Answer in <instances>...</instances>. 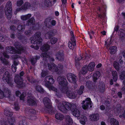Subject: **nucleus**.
I'll use <instances>...</instances> for the list:
<instances>
[{"instance_id":"1","label":"nucleus","mask_w":125,"mask_h":125,"mask_svg":"<svg viewBox=\"0 0 125 125\" xmlns=\"http://www.w3.org/2000/svg\"><path fill=\"white\" fill-rule=\"evenodd\" d=\"M54 80L52 77L50 76H47L43 82V84L49 88L50 90H51L54 92L55 94L58 96L60 95V93L57 89L53 86L50 85V84H52L54 83Z\"/></svg>"},{"instance_id":"2","label":"nucleus","mask_w":125,"mask_h":125,"mask_svg":"<svg viewBox=\"0 0 125 125\" xmlns=\"http://www.w3.org/2000/svg\"><path fill=\"white\" fill-rule=\"evenodd\" d=\"M58 107L61 111L66 112V110H70L72 106L71 104L66 102H60L57 103Z\"/></svg>"},{"instance_id":"3","label":"nucleus","mask_w":125,"mask_h":125,"mask_svg":"<svg viewBox=\"0 0 125 125\" xmlns=\"http://www.w3.org/2000/svg\"><path fill=\"white\" fill-rule=\"evenodd\" d=\"M12 4L10 2H8L6 4L5 8V12L6 15L7 19H10L11 17Z\"/></svg>"},{"instance_id":"4","label":"nucleus","mask_w":125,"mask_h":125,"mask_svg":"<svg viewBox=\"0 0 125 125\" xmlns=\"http://www.w3.org/2000/svg\"><path fill=\"white\" fill-rule=\"evenodd\" d=\"M41 35L40 32H38L36 33L34 36L31 37L30 39L31 43L32 44H34L35 43H39L41 42L42 40L40 37Z\"/></svg>"},{"instance_id":"5","label":"nucleus","mask_w":125,"mask_h":125,"mask_svg":"<svg viewBox=\"0 0 125 125\" xmlns=\"http://www.w3.org/2000/svg\"><path fill=\"white\" fill-rule=\"evenodd\" d=\"M62 91L63 93H65L67 96L69 98L74 99L75 98L77 95V93L76 92L68 90L67 88L63 89Z\"/></svg>"},{"instance_id":"6","label":"nucleus","mask_w":125,"mask_h":125,"mask_svg":"<svg viewBox=\"0 0 125 125\" xmlns=\"http://www.w3.org/2000/svg\"><path fill=\"white\" fill-rule=\"evenodd\" d=\"M92 103L91 99L89 98H87L84 101H83L82 103L83 108L84 109H87L89 107H92Z\"/></svg>"},{"instance_id":"7","label":"nucleus","mask_w":125,"mask_h":125,"mask_svg":"<svg viewBox=\"0 0 125 125\" xmlns=\"http://www.w3.org/2000/svg\"><path fill=\"white\" fill-rule=\"evenodd\" d=\"M48 67L49 70L53 72H57L63 68V66L62 65H60V66H59V69L57 68L55 64L53 63H51L50 65L49 64Z\"/></svg>"},{"instance_id":"8","label":"nucleus","mask_w":125,"mask_h":125,"mask_svg":"<svg viewBox=\"0 0 125 125\" xmlns=\"http://www.w3.org/2000/svg\"><path fill=\"white\" fill-rule=\"evenodd\" d=\"M14 82L18 85H19L21 87L24 86L25 84L23 83V80L21 77L19 76V75H16L14 79Z\"/></svg>"},{"instance_id":"9","label":"nucleus","mask_w":125,"mask_h":125,"mask_svg":"<svg viewBox=\"0 0 125 125\" xmlns=\"http://www.w3.org/2000/svg\"><path fill=\"white\" fill-rule=\"evenodd\" d=\"M16 48L17 49V51H15L14 48L12 47H10V50H8L7 51L10 53H20L21 51H22L23 50V48L20 46H16Z\"/></svg>"},{"instance_id":"10","label":"nucleus","mask_w":125,"mask_h":125,"mask_svg":"<svg viewBox=\"0 0 125 125\" xmlns=\"http://www.w3.org/2000/svg\"><path fill=\"white\" fill-rule=\"evenodd\" d=\"M57 0H45L43 3V6L47 7L52 6L57 1Z\"/></svg>"},{"instance_id":"11","label":"nucleus","mask_w":125,"mask_h":125,"mask_svg":"<svg viewBox=\"0 0 125 125\" xmlns=\"http://www.w3.org/2000/svg\"><path fill=\"white\" fill-rule=\"evenodd\" d=\"M4 81L9 84L11 82V79L9 77V73L8 71L5 73L3 78Z\"/></svg>"},{"instance_id":"12","label":"nucleus","mask_w":125,"mask_h":125,"mask_svg":"<svg viewBox=\"0 0 125 125\" xmlns=\"http://www.w3.org/2000/svg\"><path fill=\"white\" fill-rule=\"evenodd\" d=\"M31 6L30 3L28 2H26L22 6L21 9L17 8L16 10V11H18L21 10H26L28 9H31Z\"/></svg>"},{"instance_id":"13","label":"nucleus","mask_w":125,"mask_h":125,"mask_svg":"<svg viewBox=\"0 0 125 125\" xmlns=\"http://www.w3.org/2000/svg\"><path fill=\"white\" fill-rule=\"evenodd\" d=\"M67 79L71 83H74L76 82L75 76L73 74H67Z\"/></svg>"},{"instance_id":"14","label":"nucleus","mask_w":125,"mask_h":125,"mask_svg":"<svg viewBox=\"0 0 125 125\" xmlns=\"http://www.w3.org/2000/svg\"><path fill=\"white\" fill-rule=\"evenodd\" d=\"M57 80L60 84L64 85L66 84V81L63 76H60L58 77Z\"/></svg>"},{"instance_id":"15","label":"nucleus","mask_w":125,"mask_h":125,"mask_svg":"<svg viewBox=\"0 0 125 125\" xmlns=\"http://www.w3.org/2000/svg\"><path fill=\"white\" fill-rule=\"evenodd\" d=\"M43 102L45 106L48 109L50 108L51 107V104L50 103V100L47 97L44 98Z\"/></svg>"},{"instance_id":"16","label":"nucleus","mask_w":125,"mask_h":125,"mask_svg":"<svg viewBox=\"0 0 125 125\" xmlns=\"http://www.w3.org/2000/svg\"><path fill=\"white\" fill-rule=\"evenodd\" d=\"M76 107H77V106L75 105H73V109H72L71 111L73 112V115L76 117H79L80 116V112L76 108H75Z\"/></svg>"},{"instance_id":"17","label":"nucleus","mask_w":125,"mask_h":125,"mask_svg":"<svg viewBox=\"0 0 125 125\" xmlns=\"http://www.w3.org/2000/svg\"><path fill=\"white\" fill-rule=\"evenodd\" d=\"M31 92L30 94V96H29L27 98V102L30 105H35L36 103L34 100V98L31 94Z\"/></svg>"},{"instance_id":"18","label":"nucleus","mask_w":125,"mask_h":125,"mask_svg":"<svg viewBox=\"0 0 125 125\" xmlns=\"http://www.w3.org/2000/svg\"><path fill=\"white\" fill-rule=\"evenodd\" d=\"M15 121L13 117L7 118V120L4 123L5 125H13Z\"/></svg>"},{"instance_id":"19","label":"nucleus","mask_w":125,"mask_h":125,"mask_svg":"<svg viewBox=\"0 0 125 125\" xmlns=\"http://www.w3.org/2000/svg\"><path fill=\"white\" fill-rule=\"evenodd\" d=\"M71 41L69 42L68 43V46L70 49H73L76 45L75 40L73 37V38H71Z\"/></svg>"},{"instance_id":"20","label":"nucleus","mask_w":125,"mask_h":125,"mask_svg":"<svg viewBox=\"0 0 125 125\" xmlns=\"http://www.w3.org/2000/svg\"><path fill=\"white\" fill-rule=\"evenodd\" d=\"M99 116L98 114H93L89 116V119L93 121H96L99 119Z\"/></svg>"},{"instance_id":"21","label":"nucleus","mask_w":125,"mask_h":125,"mask_svg":"<svg viewBox=\"0 0 125 125\" xmlns=\"http://www.w3.org/2000/svg\"><path fill=\"white\" fill-rule=\"evenodd\" d=\"M41 56L43 57V60H45L46 58L47 60L48 59L50 61H54V59L53 58L49 57V56L47 54V53L46 52H45L44 53H42V54Z\"/></svg>"},{"instance_id":"22","label":"nucleus","mask_w":125,"mask_h":125,"mask_svg":"<svg viewBox=\"0 0 125 125\" xmlns=\"http://www.w3.org/2000/svg\"><path fill=\"white\" fill-rule=\"evenodd\" d=\"M100 73L99 72L97 71L95 72L94 73L93 76L94 81L95 82L100 76Z\"/></svg>"},{"instance_id":"23","label":"nucleus","mask_w":125,"mask_h":125,"mask_svg":"<svg viewBox=\"0 0 125 125\" xmlns=\"http://www.w3.org/2000/svg\"><path fill=\"white\" fill-rule=\"evenodd\" d=\"M79 118L80 123L83 125H85L87 120L86 117L84 116H82Z\"/></svg>"},{"instance_id":"24","label":"nucleus","mask_w":125,"mask_h":125,"mask_svg":"<svg viewBox=\"0 0 125 125\" xmlns=\"http://www.w3.org/2000/svg\"><path fill=\"white\" fill-rule=\"evenodd\" d=\"M87 66H85L82 67L81 70L79 73V74H85L87 73Z\"/></svg>"},{"instance_id":"25","label":"nucleus","mask_w":125,"mask_h":125,"mask_svg":"<svg viewBox=\"0 0 125 125\" xmlns=\"http://www.w3.org/2000/svg\"><path fill=\"white\" fill-rule=\"evenodd\" d=\"M4 97H9L11 93L10 91L8 88H5L3 90Z\"/></svg>"},{"instance_id":"26","label":"nucleus","mask_w":125,"mask_h":125,"mask_svg":"<svg viewBox=\"0 0 125 125\" xmlns=\"http://www.w3.org/2000/svg\"><path fill=\"white\" fill-rule=\"evenodd\" d=\"M56 56L58 59L61 60L63 58V54L62 51H60L56 54Z\"/></svg>"},{"instance_id":"27","label":"nucleus","mask_w":125,"mask_h":125,"mask_svg":"<svg viewBox=\"0 0 125 125\" xmlns=\"http://www.w3.org/2000/svg\"><path fill=\"white\" fill-rule=\"evenodd\" d=\"M95 66L94 63L93 62H91L89 64L87 68L89 71H92L94 70Z\"/></svg>"},{"instance_id":"28","label":"nucleus","mask_w":125,"mask_h":125,"mask_svg":"<svg viewBox=\"0 0 125 125\" xmlns=\"http://www.w3.org/2000/svg\"><path fill=\"white\" fill-rule=\"evenodd\" d=\"M110 123L111 125H119L118 121L114 118H112L110 119Z\"/></svg>"},{"instance_id":"29","label":"nucleus","mask_w":125,"mask_h":125,"mask_svg":"<svg viewBox=\"0 0 125 125\" xmlns=\"http://www.w3.org/2000/svg\"><path fill=\"white\" fill-rule=\"evenodd\" d=\"M55 117L56 119L60 120H62L63 118V115L59 113H57L55 115Z\"/></svg>"},{"instance_id":"30","label":"nucleus","mask_w":125,"mask_h":125,"mask_svg":"<svg viewBox=\"0 0 125 125\" xmlns=\"http://www.w3.org/2000/svg\"><path fill=\"white\" fill-rule=\"evenodd\" d=\"M110 52L111 54H114L116 52L117 48L116 46H113L111 47L110 48Z\"/></svg>"},{"instance_id":"31","label":"nucleus","mask_w":125,"mask_h":125,"mask_svg":"<svg viewBox=\"0 0 125 125\" xmlns=\"http://www.w3.org/2000/svg\"><path fill=\"white\" fill-rule=\"evenodd\" d=\"M4 114L5 115L8 116L7 118L9 117H11V116L12 115V112L9 110H5L4 111Z\"/></svg>"},{"instance_id":"32","label":"nucleus","mask_w":125,"mask_h":125,"mask_svg":"<svg viewBox=\"0 0 125 125\" xmlns=\"http://www.w3.org/2000/svg\"><path fill=\"white\" fill-rule=\"evenodd\" d=\"M120 64L117 62H115L114 63V66L115 68L117 70H118L120 67V65L122 64V63H120Z\"/></svg>"},{"instance_id":"33","label":"nucleus","mask_w":125,"mask_h":125,"mask_svg":"<svg viewBox=\"0 0 125 125\" xmlns=\"http://www.w3.org/2000/svg\"><path fill=\"white\" fill-rule=\"evenodd\" d=\"M50 47L48 44H45L41 48V49L43 51L46 52L49 49Z\"/></svg>"},{"instance_id":"34","label":"nucleus","mask_w":125,"mask_h":125,"mask_svg":"<svg viewBox=\"0 0 125 125\" xmlns=\"http://www.w3.org/2000/svg\"><path fill=\"white\" fill-rule=\"evenodd\" d=\"M31 16L30 14H28L26 15H22L21 17V19L22 20H26L30 18Z\"/></svg>"},{"instance_id":"35","label":"nucleus","mask_w":125,"mask_h":125,"mask_svg":"<svg viewBox=\"0 0 125 125\" xmlns=\"http://www.w3.org/2000/svg\"><path fill=\"white\" fill-rule=\"evenodd\" d=\"M66 123L69 124H71L73 123L72 119L70 118L69 116H66L65 117Z\"/></svg>"},{"instance_id":"36","label":"nucleus","mask_w":125,"mask_h":125,"mask_svg":"<svg viewBox=\"0 0 125 125\" xmlns=\"http://www.w3.org/2000/svg\"><path fill=\"white\" fill-rule=\"evenodd\" d=\"M112 74L113 76V79L115 81H117V73L115 71H113L112 72Z\"/></svg>"},{"instance_id":"37","label":"nucleus","mask_w":125,"mask_h":125,"mask_svg":"<svg viewBox=\"0 0 125 125\" xmlns=\"http://www.w3.org/2000/svg\"><path fill=\"white\" fill-rule=\"evenodd\" d=\"M123 109V108L121 107L117 108L116 110H115V113L117 115H119V113H121L122 110Z\"/></svg>"},{"instance_id":"38","label":"nucleus","mask_w":125,"mask_h":125,"mask_svg":"<svg viewBox=\"0 0 125 125\" xmlns=\"http://www.w3.org/2000/svg\"><path fill=\"white\" fill-rule=\"evenodd\" d=\"M36 90L38 92L42 93L43 91V90L40 86H38L36 87Z\"/></svg>"},{"instance_id":"39","label":"nucleus","mask_w":125,"mask_h":125,"mask_svg":"<svg viewBox=\"0 0 125 125\" xmlns=\"http://www.w3.org/2000/svg\"><path fill=\"white\" fill-rule=\"evenodd\" d=\"M52 36V33L50 32H48L45 34V38L46 39H49Z\"/></svg>"},{"instance_id":"40","label":"nucleus","mask_w":125,"mask_h":125,"mask_svg":"<svg viewBox=\"0 0 125 125\" xmlns=\"http://www.w3.org/2000/svg\"><path fill=\"white\" fill-rule=\"evenodd\" d=\"M84 88V86H81L80 87L79 91L78 92V94L80 95L83 92V90Z\"/></svg>"},{"instance_id":"41","label":"nucleus","mask_w":125,"mask_h":125,"mask_svg":"<svg viewBox=\"0 0 125 125\" xmlns=\"http://www.w3.org/2000/svg\"><path fill=\"white\" fill-rule=\"evenodd\" d=\"M57 41V39L56 38L53 37L51 39V42L52 44H54Z\"/></svg>"},{"instance_id":"42","label":"nucleus","mask_w":125,"mask_h":125,"mask_svg":"<svg viewBox=\"0 0 125 125\" xmlns=\"http://www.w3.org/2000/svg\"><path fill=\"white\" fill-rule=\"evenodd\" d=\"M39 57H37L36 58H33L31 60V62L32 64L34 65V64L36 62V61L37 59H39Z\"/></svg>"},{"instance_id":"43","label":"nucleus","mask_w":125,"mask_h":125,"mask_svg":"<svg viewBox=\"0 0 125 125\" xmlns=\"http://www.w3.org/2000/svg\"><path fill=\"white\" fill-rule=\"evenodd\" d=\"M119 35L121 37L125 36V31H123L122 32L120 31L119 32Z\"/></svg>"},{"instance_id":"44","label":"nucleus","mask_w":125,"mask_h":125,"mask_svg":"<svg viewBox=\"0 0 125 125\" xmlns=\"http://www.w3.org/2000/svg\"><path fill=\"white\" fill-rule=\"evenodd\" d=\"M35 22V20L34 18H31L29 21L28 24L29 25H31V24H33V23Z\"/></svg>"},{"instance_id":"45","label":"nucleus","mask_w":125,"mask_h":125,"mask_svg":"<svg viewBox=\"0 0 125 125\" xmlns=\"http://www.w3.org/2000/svg\"><path fill=\"white\" fill-rule=\"evenodd\" d=\"M23 0H18L17 6H21L23 3Z\"/></svg>"},{"instance_id":"46","label":"nucleus","mask_w":125,"mask_h":125,"mask_svg":"<svg viewBox=\"0 0 125 125\" xmlns=\"http://www.w3.org/2000/svg\"><path fill=\"white\" fill-rule=\"evenodd\" d=\"M4 91L0 90V99H1L4 97Z\"/></svg>"},{"instance_id":"47","label":"nucleus","mask_w":125,"mask_h":125,"mask_svg":"<svg viewBox=\"0 0 125 125\" xmlns=\"http://www.w3.org/2000/svg\"><path fill=\"white\" fill-rule=\"evenodd\" d=\"M26 94L25 92H23L22 94H21L20 97V98L21 100H23L24 98L25 97Z\"/></svg>"},{"instance_id":"48","label":"nucleus","mask_w":125,"mask_h":125,"mask_svg":"<svg viewBox=\"0 0 125 125\" xmlns=\"http://www.w3.org/2000/svg\"><path fill=\"white\" fill-rule=\"evenodd\" d=\"M11 69L12 71L14 73L15 72L16 70V68L15 65L14 64H13L11 67Z\"/></svg>"},{"instance_id":"49","label":"nucleus","mask_w":125,"mask_h":125,"mask_svg":"<svg viewBox=\"0 0 125 125\" xmlns=\"http://www.w3.org/2000/svg\"><path fill=\"white\" fill-rule=\"evenodd\" d=\"M125 72H123L120 75V77L121 79L122 80H123L125 78Z\"/></svg>"},{"instance_id":"50","label":"nucleus","mask_w":125,"mask_h":125,"mask_svg":"<svg viewBox=\"0 0 125 125\" xmlns=\"http://www.w3.org/2000/svg\"><path fill=\"white\" fill-rule=\"evenodd\" d=\"M18 30L21 31L23 30V29H24V26H22L21 25H19L18 26L17 28Z\"/></svg>"},{"instance_id":"51","label":"nucleus","mask_w":125,"mask_h":125,"mask_svg":"<svg viewBox=\"0 0 125 125\" xmlns=\"http://www.w3.org/2000/svg\"><path fill=\"white\" fill-rule=\"evenodd\" d=\"M47 74V72L46 71H42L41 74V76L43 77H45Z\"/></svg>"},{"instance_id":"52","label":"nucleus","mask_w":125,"mask_h":125,"mask_svg":"<svg viewBox=\"0 0 125 125\" xmlns=\"http://www.w3.org/2000/svg\"><path fill=\"white\" fill-rule=\"evenodd\" d=\"M29 118L30 119L33 120L36 118V117L32 115V116H30L29 117Z\"/></svg>"},{"instance_id":"53","label":"nucleus","mask_w":125,"mask_h":125,"mask_svg":"<svg viewBox=\"0 0 125 125\" xmlns=\"http://www.w3.org/2000/svg\"><path fill=\"white\" fill-rule=\"evenodd\" d=\"M25 34L27 35H30L31 33V31L30 30L26 31L25 32Z\"/></svg>"},{"instance_id":"54","label":"nucleus","mask_w":125,"mask_h":125,"mask_svg":"<svg viewBox=\"0 0 125 125\" xmlns=\"http://www.w3.org/2000/svg\"><path fill=\"white\" fill-rule=\"evenodd\" d=\"M122 115H119V117H123L124 118L125 117V110L123 112H122L121 113Z\"/></svg>"},{"instance_id":"55","label":"nucleus","mask_w":125,"mask_h":125,"mask_svg":"<svg viewBox=\"0 0 125 125\" xmlns=\"http://www.w3.org/2000/svg\"><path fill=\"white\" fill-rule=\"evenodd\" d=\"M90 35V38L91 39H92V36H91V35L94 34V32L92 31H90V32L89 33Z\"/></svg>"},{"instance_id":"56","label":"nucleus","mask_w":125,"mask_h":125,"mask_svg":"<svg viewBox=\"0 0 125 125\" xmlns=\"http://www.w3.org/2000/svg\"><path fill=\"white\" fill-rule=\"evenodd\" d=\"M31 47L34 48L36 50H37L39 48V46L38 45H37L36 47L35 46L31 45Z\"/></svg>"},{"instance_id":"57","label":"nucleus","mask_w":125,"mask_h":125,"mask_svg":"<svg viewBox=\"0 0 125 125\" xmlns=\"http://www.w3.org/2000/svg\"><path fill=\"white\" fill-rule=\"evenodd\" d=\"M51 24L52 25L54 26L56 24V21L54 20H52L51 21Z\"/></svg>"},{"instance_id":"58","label":"nucleus","mask_w":125,"mask_h":125,"mask_svg":"<svg viewBox=\"0 0 125 125\" xmlns=\"http://www.w3.org/2000/svg\"><path fill=\"white\" fill-rule=\"evenodd\" d=\"M19 109H20V108L18 106L15 105L14 109L16 111L18 110Z\"/></svg>"},{"instance_id":"59","label":"nucleus","mask_w":125,"mask_h":125,"mask_svg":"<svg viewBox=\"0 0 125 125\" xmlns=\"http://www.w3.org/2000/svg\"><path fill=\"white\" fill-rule=\"evenodd\" d=\"M15 93L16 95L17 96H19L20 94V93L18 91H16Z\"/></svg>"},{"instance_id":"60","label":"nucleus","mask_w":125,"mask_h":125,"mask_svg":"<svg viewBox=\"0 0 125 125\" xmlns=\"http://www.w3.org/2000/svg\"><path fill=\"white\" fill-rule=\"evenodd\" d=\"M30 112H31V113L33 114L35 112V110L33 109H31L30 110Z\"/></svg>"},{"instance_id":"61","label":"nucleus","mask_w":125,"mask_h":125,"mask_svg":"<svg viewBox=\"0 0 125 125\" xmlns=\"http://www.w3.org/2000/svg\"><path fill=\"white\" fill-rule=\"evenodd\" d=\"M100 109L101 110H103L105 109V107L103 105H102L100 106Z\"/></svg>"},{"instance_id":"62","label":"nucleus","mask_w":125,"mask_h":125,"mask_svg":"<svg viewBox=\"0 0 125 125\" xmlns=\"http://www.w3.org/2000/svg\"><path fill=\"white\" fill-rule=\"evenodd\" d=\"M119 27L118 26H116L114 28V31H117L118 30Z\"/></svg>"},{"instance_id":"63","label":"nucleus","mask_w":125,"mask_h":125,"mask_svg":"<svg viewBox=\"0 0 125 125\" xmlns=\"http://www.w3.org/2000/svg\"><path fill=\"white\" fill-rule=\"evenodd\" d=\"M4 40V38L2 36H0V41L3 42Z\"/></svg>"},{"instance_id":"64","label":"nucleus","mask_w":125,"mask_h":125,"mask_svg":"<svg viewBox=\"0 0 125 125\" xmlns=\"http://www.w3.org/2000/svg\"><path fill=\"white\" fill-rule=\"evenodd\" d=\"M63 4H65L66 3L67 0H61Z\"/></svg>"}]
</instances>
